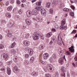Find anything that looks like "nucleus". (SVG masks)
<instances>
[{
	"instance_id": "nucleus-1",
	"label": "nucleus",
	"mask_w": 77,
	"mask_h": 77,
	"mask_svg": "<svg viewBox=\"0 0 77 77\" xmlns=\"http://www.w3.org/2000/svg\"><path fill=\"white\" fill-rule=\"evenodd\" d=\"M40 36L41 38L43 40L44 39V36L42 33H39L38 32L34 33L32 35V38L34 40H38Z\"/></svg>"
},
{
	"instance_id": "nucleus-2",
	"label": "nucleus",
	"mask_w": 77,
	"mask_h": 77,
	"mask_svg": "<svg viewBox=\"0 0 77 77\" xmlns=\"http://www.w3.org/2000/svg\"><path fill=\"white\" fill-rule=\"evenodd\" d=\"M46 68L49 72H52L53 71V66L51 64H48L46 66Z\"/></svg>"
},
{
	"instance_id": "nucleus-3",
	"label": "nucleus",
	"mask_w": 77,
	"mask_h": 77,
	"mask_svg": "<svg viewBox=\"0 0 77 77\" xmlns=\"http://www.w3.org/2000/svg\"><path fill=\"white\" fill-rule=\"evenodd\" d=\"M41 13L44 17H46V10L44 8H42L41 10Z\"/></svg>"
},
{
	"instance_id": "nucleus-4",
	"label": "nucleus",
	"mask_w": 77,
	"mask_h": 77,
	"mask_svg": "<svg viewBox=\"0 0 77 77\" xmlns=\"http://www.w3.org/2000/svg\"><path fill=\"white\" fill-rule=\"evenodd\" d=\"M33 20L37 22H42V18L40 17H36V18H33Z\"/></svg>"
},
{
	"instance_id": "nucleus-5",
	"label": "nucleus",
	"mask_w": 77,
	"mask_h": 77,
	"mask_svg": "<svg viewBox=\"0 0 77 77\" xmlns=\"http://www.w3.org/2000/svg\"><path fill=\"white\" fill-rule=\"evenodd\" d=\"M13 70L15 73H18L20 71V70L18 68V67L16 66L13 67Z\"/></svg>"
},
{
	"instance_id": "nucleus-6",
	"label": "nucleus",
	"mask_w": 77,
	"mask_h": 77,
	"mask_svg": "<svg viewBox=\"0 0 77 77\" xmlns=\"http://www.w3.org/2000/svg\"><path fill=\"white\" fill-rule=\"evenodd\" d=\"M33 14V13L30 10H28L26 11L27 16L29 18V17H30L31 15H32Z\"/></svg>"
},
{
	"instance_id": "nucleus-7",
	"label": "nucleus",
	"mask_w": 77,
	"mask_h": 77,
	"mask_svg": "<svg viewBox=\"0 0 77 77\" xmlns=\"http://www.w3.org/2000/svg\"><path fill=\"white\" fill-rule=\"evenodd\" d=\"M60 38L61 40H59V36H58V41H57V44H58L59 45H61L63 43V41H62V38H61V37H60Z\"/></svg>"
},
{
	"instance_id": "nucleus-8",
	"label": "nucleus",
	"mask_w": 77,
	"mask_h": 77,
	"mask_svg": "<svg viewBox=\"0 0 77 77\" xmlns=\"http://www.w3.org/2000/svg\"><path fill=\"white\" fill-rule=\"evenodd\" d=\"M59 62L61 65L63 64V63H64V58L63 57L60 58L59 59Z\"/></svg>"
},
{
	"instance_id": "nucleus-9",
	"label": "nucleus",
	"mask_w": 77,
	"mask_h": 77,
	"mask_svg": "<svg viewBox=\"0 0 77 77\" xmlns=\"http://www.w3.org/2000/svg\"><path fill=\"white\" fill-rule=\"evenodd\" d=\"M4 60H7L8 59V55L7 54L4 53L2 54Z\"/></svg>"
},
{
	"instance_id": "nucleus-10",
	"label": "nucleus",
	"mask_w": 77,
	"mask_h": 77,
	"mask_svg": "<svg viewBox=\"0 0 77 77\" xmlns=\"http://www.w3.org/2000/svg\"><path fill=\"white\" fill-rule=\"evenodd\" d=\"M23 44L26 47H28L29 45H30V42L29 41H27V40H25L23 42Z\"/></svg>"
},
{
	"instance_id": "nucleus-11",
	"label": "nucleus",
	"mask_w": 77,
	"mask_h": 77,
	"mask_svg": "<svg viewBox=\"0 0 77 77\" xmlns=\"http://www.w3.org/2000/svg\"><path fill=\"white\" fill-rule=\"evenodd\" d=\"M28 53L30 56H32V55L33 54V49L31 48L28 49Z\"/></svg>"
},
{
	"instance_id": "nucleus-12",
	"label": "nucleus",
	"mask_w": 77,
	"mask_h": 77,
	"mask_svg": "<svg viewBox=\"0 0 77 77\" xmlns=\"http://www.w3.org/2000/svg\"><path fill=\"white\" fill-rule=\"evenodd\" d=\"M48 57H49V55L48 53H45L43 54V57L44 59H47Z\"/></svg>"
},
{
	"instance_id": "nucleus-13",
	"label": "nucleus",
	"mask_w": 77,
	"mask_h": 77,
	"mask_svg": "<svg viewBox=\"0 0 77 77\" xmlns=\"http://www.w3.org/2000/svg\"><path fill=\"white\" fill-rule=\"evenodd\" d=\"M61 72H65L66 71V69L65 66H63L61 67Z\"/></svg>"
},
{
	"instance_id": "nucleus-14",
	"label": "nucleus",
	"mask_w": 77,
	"mask_h": 77,
	"mask_svg": "<svg viewBox=\"0 0 77 77\" xmlns=\"http://www.w3.org/2000/svg\"><path fill=\"white\" fill-rule=\"evenodd\" d=\"M25 22H26V24L28 25H30L31 24V21L30 19L26 18L25 19Z\"/></svg>"
},
{
	"instance_id": "nucleus-15",
	"label": "nucleus",
	"mask_w": 77,
	"mask_h": 77,
	"mask_svg": "<svg viewBox=\"0 0 77 77\" xmlns=\"http://www.w3.org/2000/svg\"><path fill=\"white\" fill-rule=\"evenodd\" d=\"M74 46H71L70 48H69V51L71 53H73V52H74Z\"/></svg>"
},
{
	"instance_id": "nucleus-16",
	"label": "nucleus",
	"mask_w": 77,
	"mask_h": 77,
	"mask_svg": "<svg viewBox=\"0 0 77 77\" xmlns=\"http://www.w3.org/2000/svg\"><path fill=\"white\" fill-rule=\"evenodd\" d=\"M7 72L8 74V75H9L11 73V69L9 67H7Z\"/></svg>"
},
{
	"instance_id": "nucleus-17",
	"label": "nucleus",
	"mask_w": 77,
	"mask_h": 77,
	"mask_svg": "<svg viewBox=\"0 0 77 77\" xmlns=\"http://www.w3.org/2000/svg\"><path fill=\"white\" fill-rule=\"evenodd\" d=\"M12 6H10L8 7L7 9V11L8 12H11L12 11Z\"/></svg>"
},
{
	"instance_id": "nucleus-18",
	"label": "nucleus",
	"mask_w": 77,
	"mask_h": 77,
	"mask_svg": "<svg viewBox=\"0 0 77 77\" xmlns=\"http://www.w3.org/2000/svg\"><path fill=\"white\" fill-rule=\"evenodd\" d=\"M57 4H58V1L57 0H54L53 2V5L54 6H56Z\"/></svg>"
},
{
	"instance_id": "nucleus-19",
	"label": "nucleus",
	"mask_w": 77,
	"mask_h": 77,
	"mask_svg": "<svg viewBox=\"0 0 77 77\" xmlns=\"http://www.w3.org/2000/svg\"><path fill=\"white\" fill-rule=\"evenodd\" d=\"M38 73H36L35 72H34L32 73V75L33 77H35V76H36V75H38Z\"/></svg>"
},
{
	"instance_id": "nucleus-20",
	"label": "nucleus",
	"mask_w": 77,
	"mask_h": 77,
	"mask_svg": "<svg viewBox=\"0 0 77 77\" xmlns=\"http://www.w3.org/2000/svg\"><path fill=\"white\" fill-rule=\"evenodd\" d=\"M6 33H8L7 34V36L9 38H12V34L11 33H9V32H7Z\"/></svg>"
},
{
	"instance_id": "nucleus-21",
	"label": "nucleus",
	"mask_w": 77,
	"mask_h": 77,
	"mask_svg": "<svg viewBox=\"0 0 77 77\" xmlns=\"http://www.w3.org/2000/svg\"><path fill=\"white\" fill-rule=\"evenodd\" d=\"M5 15L6 17H8V18H10L11 17V14L9 13H7Z\"/></svg>"
},
{
	"instance_id": "nucleus-22",
	"label": "nucleus",
	"mask_w": 77,
	"mask_h": 77,
	"mask_svg": "<svg viewBox=\"0 0 77 77\" xmlns=\"http://www.w3.org/2000/svg\"><path fill=\"white\" fill-rule=\"evenodd\" d=\"M8 26L9 27H12L14 26V25L12 23H9Z\"/></svg>"
},
{
	"instance_id": "nucleus-23",
	"label": "nucleus",
	"mask_w": 77,
	"mask_h": 77,
	"mask_svg": "<svg viewBox=\"0 0 77 77\" xmlns=\"http://www.w3.org/2000/svg\"><path fill=\"white\" fill-rule=\"evenodd\" d=\"M52 35V33L50 32L48 33L46 35V37L47 38H49V37H50Z\"/></svg>"
},
{
	"instance_id": "nucleus-24",
	"label": "nucleus",
	"mask_w": 77,
	"mask_h": 77,
	"mask_svg": "<svg viewBox=\"0 0 77 77\" xmlns=\"http://www.w3.org/2000/svg\"><path fill=\"white\" fill-rule=\"evenodd\" d=\"M42 6L41 7H39V6H38L37 7L35 8V9L37 10V11H40L41 9V8H42Z\"/></svg>"
},
{
	"instance_id": "nucleus-25",
	"label": "nucleus",
	"mask_w": 77,
	"mask_h": 77,
	"mask_svg": "<svg viewBox=\"0 0 77 77\" xmlns=\"http://www.w3.org/2000/svg\"><path fill=\"white\" fill-rule=\"evenodd\" d=\"M29 36H30V34L29 33H27L25 34V38H26V39H28L29 38Z\"/></svg>"
},
{
	"instance_id": "nucleus-26",
	"label": "nucleus",
	"mask_w": 77,
	"mask_h": 77,
	"mask_svg": "<svg viewBox=\"0 0 77 77\" xmlns=\"http://www.w3.org/2000/svg\"><path fill=\"white\" fill-rule=\"evenodd\" d=\"M60 29L61 30H64L65 29V26L64 25H61L60 27Z\"/></svg>"
},
{
	"instance_id": "nucleus-27",
	"label": "nucleus",
	"mask_w": 77,
	"mask_h": 77,
	"mask_svg": "<svg viewBox=\"0 0 77 77\" xmlns=\"http://www.w3.org/2000/svg\"><path fill=\"white\" fill-rule=\"evenodd\" d=\"M51 57H52L54 60L56 59V55L55 54H53Z\"/></svg>"
},
{
	"instance_id": "nucleus-28",
	"label": "nucleus",
	"mask_w": 77,
	"mask_h": 77,
	"mask_svg": "<svg viewBox=\"0 0 77 77\" xmlns=\"http://www.w3.org/2000/svg\"><path fill=\"white\" fill-rule=\"evenodd\" d=\"M45 77H51V75L48 73H46L45 74Z\"/></svg>"
},
{
	"instance_id": "nucleus-29",
	"label": "nucleus",
	"mask_w": 77,
	"mask_h": 77,
	"mask_svg": "<svg viewBox=\"0 0 77 77\" xmlns=\"http://www.w3.org/2000/svg\"><path fill=\"white\" fill-rule=\"evenodd\" d=\"M50 6V2H47L46 3V6L47 8H49Z\"/></svg>"
},
{
	"instance_id": "nucleus-30",
	"label": "nucleus",
	"mask_w": 77,
	"mask_h": 77,
	"mask_svg": "<svg viewBox=\"0 0 77 77\" xmlns=\"http://www.w3.org/2000/svg\"><path fill=\"white\" fill-rule=\"evenodd\" d=\"M18 58L17 57H14V62H17L18 61Z\"/></svg>"
},
{
	"instance_id": "nucleus-31",
	"label": "nucleus",
	"mask_w": 77,
	"mask_h": 77,
	"mask_svg": "<svg viewBox=\"0 0 77 77\" xmlns=\"http://www.w3.org/2000/svg\"><path fill=\"white\" fill-rule=\"evenodd\" d=\"M16 43L15 42L13 43L12 44V45L11 46V48H14V47L15 46Z\"/></svg>"
},
{
	"instance_id": "nucleus-32",
	"label": "nucleus",
	"mask_w": 77,
	"mask_h": 77,
	"mask_svg": "<svg viewBox=\"0 0 77 77\" xmlns=\"http://www.w3.org/2000/svg\"><path fill=\"white\" fill-rule=\"evenodd\" d=\"M66 23V22L65 21V19H63L62 20V23L63 24H65Z\"/></svg>"
},
{
	"instance_id": "nucleus-33",
	"label": "nucleus",
	"mask_w": 77,
	"mask_h": 77,
	"mask_svg": "<svg viewBox=\"0 0 77 77\" xmlns=\"http://www.w3.org/2000/svg\"><path fill=\"white\" fill-rule=\"evenodd\" d=\"M0 70L2 71L3 73H5V72L6 71V70L5 69H3V68H1L0 69Z\"/></svg>"
},
{
	"instance_id": "nucleus-34",
	"label": "nucleus",
	"mask_w": 77,
	"mask_h": 77,
	"mask_svg": "<svg viewBox=\"0 0 77 77\" xmlns=\"http://www.w3.org/2000/svg\"><path fill=\"white\" fill-rule=\"evenodd\" d=\"M25 57L26 59H27L29 57V55L28 54H26L25 55Z\"/></svg>"
},
{
	"instance_id": "nucleus-35",
	"label": "nucleus",
	"mask_w": 77,
	"mask_h": 77,
	"mask_svg": "<svg viewBox=\"0 0 77 77\" xmlns=\"http://www.w3.org/2000/svg\"><path fill=\"white\" fill-rule=\"evenodd\" d=\"M44 48V47H43V46L42 45H41L39 47V49L40 50H42Z\"/></svg>"
},
{
	"instance_id": "nucleus-36",
	"label": "nucleus",
	"mask_w": 77,
	"mask_h": 77,
	"mask_svg": "<svg viewBox=\"0 0 77 77\" xmlns=\"http://www.w3.org/2000/svg\"><path fill=\"white\" fill-rule=\"evenodd\" d=\"M11 53H13V54H15V50L14 49H12Z\"/></svg>"
},
{
	"instance_id": "nucleus-37",
	"label": "nucleus",
	"mask_w": 77,
	"mask_h": 77,
	"mask_svg": "<svg viewBox=\"0 0 77 77\" xmlns=\"http://www.w3.org/2000/svg\"><path fill=\"white\" fill-rule=\"evenodd\" d=\"M63 10L64 11H65V12H68L69 11V9L66 8H64Z\"/></svg>"
},
{
	"instance_id": "nucleus-38",
	"label": "nucleus",
	"mask_w": 77,
	"mask_h": 77,
	"mask_svg": "<svg viewBox=\"0 0 77 77\" xmlns=\"http://www.w3.org/2000/svg\"><path fill=\"white\" fill-rule=\"evenodd\" d=\"M1 21L2 23V24H5L6 23V21L4 20H1Z\"/></svg>"
},
{
	"instance_id": "nucleus-39",
	"label": "nucleus",
	"mask_w": 77,
	"mask_h": 77,
	"mask_svg": "<svg viewBox=\"0 0 77 77\" xmlns=\"http://www.w3.org/2000/svg\"><path fill=\"white\" fill-rule=\"evenodd\" d=\"M54 59L52 58V57H50L49 59V60L50 62H53V60Z\"/></svg>"
},
{
	"instance_id": "nucleus-40",
	"label": "nucleus",
	"mask_w": 77,
	"mask_h": 77,
	"mask_svg": "<svg viewBox=\"0 0 77 77\" xmlns=\"http://www.w3.org/2000/svg\"><path fill=\"white\" fill-rule=\"evenodd\" d=\"M76 32H77V31H76V30L74 29L72 31L71 33L72 34H74V33H76Z\"/></svg>"
},
{
	"instance_id": "nucleus-41",
	"label": "nucleus",
	"mask_w": 77,
	"mask_h": 77,
	"mask_svg": "<svg viewBox=\"0 0 77 77\" xmlns=\"http://www.w3.org/2000/svg\"><path fill=\"white\" fill-rule=\"evenodd\" d=\"M12 63V61H8V62L7 63V65H11Z\"/></svg>"
},
{
	"instance_id": "nucleus-42",
	"label": "nucleus",
	"mask_w": 77,
	"mask_h": 77,
	"mask_svg": "<svg viewBox=\"0 0 77 77\" xmlns=\"http://www.w3.org/2000/svg\"><path fill=\"white\" fill-rule=\"evenodd\" d=\"M23 12V11L21 9H20L18 11L19 14H21Z\"/></svg>"
},
{
	"instance_id": "nucleus-43",
	"label": "nucleus",
	"mask_w": 77,
	"mask_h": 77,
	"mask_svg": "<svg viewBox=\"0 0 77 77\" xmlns=\"http://www.w3.org/2000/svg\"><path fill=\"white\" fill-rule=\"evenodd\" d=\"M50 14H53V9L51 8L50 10Z\"/></svg>"
},
{
	"instance_id": "nucleus-44",
	"label": "nucleus",
	"mask_w": 77,
	"mask_h": 77,
	"mask_svg": "<svg viewBox=\"0 0 77 77\" xmlns=\"http://www.w3.org/2000/svg\"><path fill=\"white\" fill-rule=\"evenodd\" d=\"M61 76L63 77H65V73H63L61 74Z\"/></svg>"
},
{
	"instance_id": "nucleus-45",
	"label": "nucleus",
	"mask_w": 77,
	"mask_h": 77,
	"mask_svg": "<svg viewBox=\"0 0 77 77\" xmlns=\"http://www.w3.org/2000/svg\"><path fill=\"white\" fill-rule=\"evenodd\" d=\"M55 77H59V73L57 72H56L55 74Z\"/></svg>"
},
{
	"instance_id": "nucleus-46",
	"label": "nucleus",
	"mask_w": 77,
	"mask_h": 77,
	"mask_svg": "<svg viewBox=\"0 0 77 77\" xmlns=\"http://www.w3.org/2000/svg\"><path fill=\"white\" fill-rule=\"evenodd\" d=\"M30 61H31L32 62H34V57H31L30 59Z\"/></svg>"
},
{
	"instance_id": "nucleus-47",
	"label": "nucleus",
	"mask_w": 77,
	"mask_h": 77,
	"mask_svg": "<svg viewBox=\"0 0 77 77\" xmlns=\"http://www.w3.org/2000/svg\"><path fill=\"white\" fill-rule=\"evenodd\" d=\"M29 61L26 60L25 61V63L26 65H28L29 64Z\"/></svg>"
},
{
	"instance_id": "nucleus-48",
	"label": "nucleus",
	"mask_w": 77,
	"mask_h": 77,
	"mask_svg": "<svg viewBox=\"0 0 77 77\" xmlns=\"http://www.w3.org/2000/svg\"><path fill=\"white\" fill-rule=\"evenodd\" d=\"M4 48V46L2 45H0V49H3Z\"/></svg>"
},
{
	"instance_id": "nucleus-49",
	"label": "nucleus",
	"mask_w": 77,
	"mask_h": 77,
	"mask_svg": "<svg viewBox=\"0 0 77 77\" xmlns=\"http://www.w3.org/2000/svg\"><path fill=\"white\" fill-rule=\"evenodd\" d=\"M56 38H53V39L52 40V41L53 42H56Z\"/></svg>"
},
{
	"instance_id": "nucleus-50",
	"label": "nucleus",
	"mask_w": 77,
	"mask_h": 77,
	"mask_svg": "<svg viewBox=\"0 0 77 77\" xmlns=\"http://www.w3.org/2000/svg\"><path fill=\"white\" fill-rule=\"evenodd\" d=\"M59 6L60 8H63V4H61L59 5Z\"/></svg>"
},
{
	"instance_id": "nucleus-51",
	"label": "nucleus",
	"mask_w": 77,
	"mask_h": 77,
	"mask_svg": "<svg viewBox=\"0 0 77 77\" xmlns=\"http://www.w3.org/2000/svg\"><path fill=\"white\" fill-rule=\"evenodd\" d=\"M71 74L72 75H75V72H73L72 71H71Z\"/></svg>"
},
{
	"instance_id": "nucleus-52",
	"label": "nucleus",
	"mask_w": 77,
	"mask_h": 77,
	"mask_svg": "<svg viewBox=\"0 0 77 77\" xmlns=\"http://www.w3.org/2000/svg\"><path fill=\"white\" fill-rule=\"evenodd\" d=\"M66 53H67V55L69 56V55H71V53L69 51H67L66 52Z\"/></svg>"
},
{
	"instance_id": "nucleus-53",
	"label": "nucleus",
	"mask_w": 77,
	"mask_h": 77,
	"mask_svg": "<svg viewBox=\"0 0 77 77\" xmlns=\"http://www.w3.org/2000/svg\"><path fill=\"white\" fill-rule=\"evenodd\" d=\"M70 8H71L73 10H74V9H75V7L73 5H72V6H70Z\"/></svg>"
},
{
	"instance_id": "nucleus-54",
	"label": "nucleus",
	"mask_w": 77,
	"mask_h": 77,
	"mask_svg": "<svg viewBox=\"0 0 77 77\" xmlns=\"http://www.w3.org/2000/svg\"><path fill=\"white\" fill-rule=\"evenodd\" d=\"M3 62L0 61V66H3Z\"/></svg>"
},
{
	"instance_id": "nucleus-55",
	"label": "nucleus",
	"mask_w": 77,
	"mask_h": 77,
	"mask_svg": "<svg viewBox=\"0 0 77 77\" xmlns=\"http://www.w3.org/2000/svg\"><path fill=\"white\" fill-rule=\"evenodd\" d=\"M17 3L18 5H20V1L19 0H17Z\"/></svg>"
},
{
	"instance_id": "nucleus-56",
	"label": "nucleus",
	"mask_w": 77,
	"mask_h": 77,
	"mask_svg": "<svg viewBox=\"0 0 77 77\" xmlns=\"http://www.w3.org/2000/svg\"><path fill=\"white\" fill-rule=\"evenodd\" d=\"M9 3V1H7L5 3L6 5V6H8Z\"/></svg>"
},
{
	"instance_id": "nucleus-57",
	"label": "nucleus",
	"mask_w": 77,
	"mask_h": 77,
	"mask_svg": "<svg viewBox=\"0 0 77 77\" xmlns=\"http://www.w3.org/2000/svg\"><path fill=\"white\" fill-rule=\"evenodd\" d=\"M10 2L11 3H14V0H11L10 1Z\"/></svg>"
},
{
	"instance_id": "nucleus-58",
	"label": "nucleus",
	"mask_w": 77,
	"mask_h": 77,
	"mask_svg": "<svg viewBox=\"0 0 77 77\" xmlns=\"http://www.w3.org/2000/svg\"><path fill=\"white\" fill-rule=\"evenodd\" d=\"M70 15H71V16H72V17H73V16H74V13H73V12H71L70 13Z\"/></svg>"
},
{
	"instance_id": "nucleus-59",
	"label": "nucleus",
	"mask_w": 77,
	"mask_h": 77,
	"mask_svg": "<svg viewBox=\"0 0 77 77\" xmlns=\"http://www.w3.org/2000/svg\"><path fill=\"white\" fill-rule=\"evenodd\" d=\"M74 60L75 61H76V62H77V56H75V58H74Z\"/></svg>"
},
{
	"instance_id": "nucleus-60",
	"label": "nucleus",
	"mask_w": 77,
	"mask_h": 77,
	"mask_svg": "<svg viewBox=\"0 0 77 77\" xmlns=\"http://www.w3.org/2000/svg\"><path fill=\"white\" fill-rule=\"evenodd\" d=\"M53 41L51 40L50 42H49V44L50 45H51V44H53Z\"/></svg>"
},
{
	"instance_id": "nucleus-61",
	"label": "nucleus",
	"mask_w": 77,
	"mask_h": 77,
	"mask_svg": "<svg viewBox=\"0 0 77 77\" xmlns=\"http://www.w3.org/2000/svg\"><path fill=\"white\" fill-rule=\"evenodd\" d=\"M13 41H16V38H15V37L14 36H13Z\"/></svg>"
},
{
	"instance_id": "nucleus-62",
	"label": "nucleus",
	"mask_w": 77,
	"mask_h": 77,
	"mask_svg": "<svg viewBox=\"0 0 77 77\" xmlns=\"http://www.w3.org/2000/svg\"><path fill=\"white\" fill-rule=\"evenodd\" d=\"M41 62L42 63V64H43V65H45L46 63H45L44 62V61H41Z\"/></svg>"
},
{
	"instance_id": "nucleus-63",
	"label": "nucleus",
	"mask_w": 77,
	"mask_h": 77,
	"mask_svg": "<svg viewBox=\"0 0 77 77\" xmlns=\"http://www.w3.org/2000/svg\"><path fill=\"white\" fill-rule=\"evenodd\" d=\"M52 32H56V29H52Z\"/></svg>"
},
{
	"instance_id": "nucleus-64",
	"label": "nucleus",
	"mask_w": 77,
	"mask_h": 77,
	"mask_svg": "<svg viewBox=\"0 0 77 77\" xmlns=\"http://www.w3.org/2000/svg\"><path fill=\"white\" fill-rule=\"evenodd\" d=\"M35 27L36 28H38V27H39V26H38V25L37 24H35Z\"/></svg>"
}]
</instances>
